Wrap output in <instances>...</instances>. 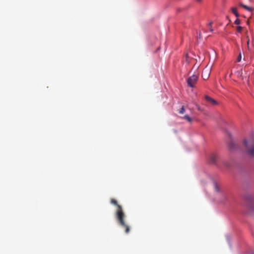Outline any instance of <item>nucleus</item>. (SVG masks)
<instances>
[{
    "label": "nucleus",
    "mask_w": 254,
    "mask_h": 254,
    "mask_svg": "<svg viewBox=\"0 0 254 254\" xmlns=\"http://www.w3.org/2000/svg\"><path fill=\"white\" fill-rule=\"evenodd\" d=\"M111 202L112 204L117 206L116 217L118 223L120 226L125 229V232L126 233H128L130 231L129 226L126 223L125 220V214L124 212L122 206L119 205L117 201L114 198L111 199Z\"/></svg>",
    "instance_id": "nucleus-1"
},
{
    "label": "nucleus",
    "mask_w": 254,
    "mask_h": 254,
    "mask_svg": "<svg viewBox=\"0 0 254 254\" xmlns=\"http://www.w3.org/2000/svg\"><path fill=\"white\" fill-rule=\"evenodd\" d=\"M247 154L251 157L254 158V135L253 133L249 134L247 138L244 140Z\"/></svg>",
    "instance_id": "nucleus-2"
},
{
    "label": "nucleus",
    "mask_w": 254,
    "mask_h": 254,
    "mask_svg": "<svg viewBox=\"0 0 254 254\" xmlns=\"http://www.w3.org/2000/svg\"><path fill=\"white\" fill-rule=\"evenodd\" d=\"M245 199L248 203V207L250 208L254 206V196L252 194H246Z\"/></svg>",
    "instance_id": "nucleus-3"
},
{
    "label": "nucleus",
    "mask_w": 254,
    "mask_h": 254,
    "mask_svg": "<svg viewBox=\"0 0 254 254\" xmlns=\"http://www.w3.org/2000/svg\"><path fill=\"white\" fill-rule=\"evenodd\" d=\"M198 80V76L196 75H192L188 78L187 83L189 86L193 88Z\"/></svg>",
    "instance_id": "nucleus-4"
},
{
    "label": "nucleus",
    "mask_w": 254,
    "mask_h": 254,
    "mask_svg": "<svg viewBox=\"0 0 254 254\" xmlns=\"http://www.w3.org/2000/svg\"><path fill=\"white\" fill-rule=\"evenodd\" d=\"M219 159L217 154H211L209 157V162L211 164H215Z\"/></svg>",
    "instance_id": "nucleus-5"
},
{
    "label": "nucleus",
    "mask_w": 254,
    "mask_h": 254,
    "mask_svg": "<svg viewBox=\"0 0 254 254\" xmlns=\"http://www.w3.org/2000/svg\"><path fill=\"white\" fill-rule=\"evenodd\" d=\"M204 98L206 101L209 102L211 105H214L217 104V102L214 99L211 98L210 97L207 95H205Z\"/></svg>",
    "instance_id": "nucleus-6"
},
{
    "label": "nucleus",
    "mask_w": 254,
    "mask_h": 254,
    "mask_svg": "<svg viewBox=\"0 0 254 254\" xmlns=\"http://www.w3.org/2000/svg\"><path fill=\"white\" fill-rule=\"evenodd\" d=\"M235 146H236V144H235V142L232 140H231L230 142H229L228 144V147L229 149L231 150H233L235 149Z\"/></svg>",
    "instance_id": "nucleus-7"
},
{
    "label": "nucleus",
    "mask_w": 254,
    "mask_h": 254,
    "mask_svg": "<svg viewBox=\"0 0 254 254\" xmlns=\"http://www.w3.org/2000/svg\"><path fill=\"white\" fill-rule=\"evenodd\" d=\"M202 77L204 79H206L208 78V75L207 74V71L205 69L203 71L202 73Z\"/></svg>",
    "instance_id": "nucleus-8"
},
{
    "label": "nucleus",
    "mask_w": 254,
    "mask_h": 254,
    "mask_svg": "<svg viewBox=\"0 0 254 254\" xmlns=\"http://www.w3.org/2000/svg\"><path fill=\"white\" fill-rule=\"evenodd\" d=\"M231 10H232V12L234 13V14L236 16V17H239V13H238L237 12V8L236 7H232L231 8Z\"/></svg>",
    "instance_id": "nucleus-9"
},
{
    "label": "nucleus",
    "mask_w": 254,
    "mask_h": 254,
    "mask_svg": "<svg viewBox=\"0 0 254 254\" xmlns=\"http://www.w3.org/2000/svg\"><path fill=\"white\" fill-rule=\"evenodd\" d=\"M240 5L250 11H252V8L251 7H250L246 5H244L242 3H240Z\"/></svg>",
    "instance_id": "nucleus-10"
},
{
    "label": "nucleus",
    "mask_w": 254,
    "mask_h": 254,
    "mask_svg": "<svg viewBox=\"0 0 254 254\" xmlns=\"http://www.w3.org/2000/svg\"><path fill=\"white\" fill-rule=\"evenodd\" d=\"M182 119L187 120L189 122H191L192 121V119L188 115H186L184 117H182Z\"/></svg>",
    "instance_id": "nucleus-11"
},
{
    "label": "nucleus",
    "mask_w": 254,
    "mask_h": 254,
    "mask_svg": "<svg viewBox=\"0 0 254 254\" xmlns=\"http://www.w3.org/2000/svg\"><path fill=\"white\" fill-rule=\"evenodd\" d=\"M214 186L215 191L216 192H218L219 191V188L217 184L216 183H214Z\"/></svg>",
    "instance_id": "nucleus-12"
},
{
    "label": "nucleus",
    "mask_w": 254,
    "mask_h": 254,
    "mask_svg": "<svg viewBox=\"0 0 254 254\" xmlns=\"http://www.w3.org/2000/svg\"><path fill=\"white\" fill-rule=\"evenodd\" d=\"M241 59H242V55H241V53H240L237 59V62H240L241 61Z\"/></svg>",
    "instance_id": "nucleus-13"
},
{
    "label": "nucleus",
    "mask_w": 254,
    "mask_h": 254,
    "mask_svg": "<svg viewBox=\"0 0 254 254\" xmlns=\"http://www.w3.org/2000/svg\"><path fill=\"white\" fill-rule=\"evenodd\" d=\"M184 112H185L184 106H182V108H181L180 110L179 111V113L183 114L184 113Z\"/></svg>",
    "instance_id": "nucleus-14"
},
{
    "label": "nucleus",
    "mask_w": 254,
    "mask_h": 254,
    "mask_svg": "<svg viewBox=\"0 0 254 254\" xmlns=\"http://www.w3.org/2000/svg\"><path fill=\"white\" fill-rule=\"evenodd\" d=\"M242 29H243V27L242 26H238L237 27V31L238 32H241Z\"/></svg>",
    "instance_id": "nucleus-15"
},
{
    "label": "nucleus",
    "mask_w": 254,
    "mask_h": 254,
    "mask_svg": "<svg viewBox=\"0 0 254 254\" xmlns=\"http://www.w3.org/2000/svg\"><path fill=\"white\" fill-rule=\"evenodd\" d=\"M240 23H241V21H240V20L239 19H238V18L236 19V20L235 21V22H234V23H235V24H237V25H239V24H240Z\"/></svg>",
    "instance_id": "nucleus-16"
},
{
    "label": "nucleus",
    "mask_w": 254,
    "mask_h": 254,
    "mask_svg": "<svg viewBox=\"0 0 254 254\" xmlns=\"http://www.w3.org/2000/svg\"><path fill=\"white\" fill-rule=\"evenodd\" d=\"M246 38L247 39V45H248V47H249V44H250V39H249V37L248 36H246Z\"/></svg>",
    "instance_id": "nucleus-17"
},
{
    "label": "nucleus",
    "mask_w": 254,
    "mask_h": 254,
    "mask_svg": "<svg viewBox=\"0 0 254 254\" xmlns=\"http://www.w3.org/2000/svg\"><path fill=\"white\" fill-rule=\"evenodd\" d=\"M212 24V21H210L208 24V26L211 27Z\"/></svg>",
    "instance_id": "nucleus-18"
},
{
    "label": "nucleus",
    "mask_w": 254,
    "mask_h": 254,
    "mask_svg": "<svg viewBox=\"0 0 254 254\" xmlns=\"http://www.w3.org/2000/svg\"><path fill=\"white\" fill-rule=\"evenodd\" d=\"M197 2H200L201 1V0H195Z\"/></svg>",
    "instance_id": "nucleus-19"
},
{
    "label": "nucleus",
    "mask_w": 254,
    "mask_h": 254,
    "mask_svg": "<svg viewBox=\"0 0 254 254\" xmlns=\"http://www.w3.org/2000/svg\"><path fill=\"white\" fill-rule=\"evenodd\" d=\"M209 30H210L211 32H213V29H212L211 27H210V28H209Z\"/></svg>",
    "instance_id": "nucleus-20"
},
{
    "label": "nucleus",
    "mask_w": 254,
    "mask_h": 254,
    "mask_svg": "<svg viewBox=\"0 0 254 254\" xmlns=\"http://www.w3.org/2000/svg\"><path fill=\"white\" fill-rule=\"evenodd\" d=\"M246 35H247V36H248V35H248V31H247L246 32Z\"/></svg>",
    "instance_id": "nucleus-21"
}]
</instances>
